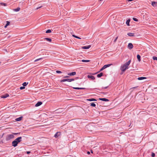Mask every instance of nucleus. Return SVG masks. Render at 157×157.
Masks as SVG:
<instances>
[{
    "mask_svg": "<svg viewBox=\"0 0 157 157\" xmlns=\"http://www.w3.org/2000/svg\"><path fill=\"white\" fill-rule=\"evenodd\" d=\"M44 40H46L48 41L49 42H51L52 41V39L51 38H45L44 39Z\"/></svg>",
    "mask_w": 157,
    "mask_h": 157,
    "instance_id": "dca6fc26",
    "label": "nucleus"
},
{
    "mask_svg": "<svg viewBox=\"0 0 157 157\" xmlns=\"http://www.w3.org/2000/svg\"><path fill=\"white\" fill-rule=\"evenodd\" d=\"M137 87V86L134 87L132 88L131 89H135V88H136Z\"/></svg>",
    "mask_w": 157,
    "mask_h": 157,
    "instance_id": "a18cd8bd",
    "label": "nucleus"
},
{
    "mask_svg": "<svg viewBox=\"0 0 157 157\" xmlns=\"http://www.w3.org/2000/svg\"><path fill=\"white\" fill-rule=\"evenodd\" d=\"M87 77L88 78H91L92 80H94L95 79V77L93 75H88Z\"/></svg>",
    "mask_w": 157,
    "mask_h": 157,
    "instance_id": "ddd939ff",
    "label": "nucleus"
},
{
    "mask_svg": "<svg viewBox=\"0 0 157 157\" xmlns=\"http://www.w3.org/2000/svg\"><path fill=\"white\" fill-rule=\"evenodd\" d=\"M128 1H132V0H127Z\"/></svg>",
    "mask_w": 157,
    "mask_h": 157,
    "instance_id": "3c124183",
    "label": "nucleus"
},
{
    "mask_svg": "<svg viewBox=\"0 0 157 157\" xmlns=\"http://www.w3.org/2000/svg\"><path fill=\"white\" fill-rule=\"evenodd\" d=\"M76 74L75 72H72L69 73L68 74V75L70 76L74 75Z\"/></svg>",
    "mask_w": 157,
    "mask_h": 157,
    "instance_id": "f3484780",
    "label": "nucleus"
},
{
    "mask_svg": "<svg viewBox=\"0 0 157 157\" xmlns=\"http://www.w3.org/2000/svg\"><path fill=\"white\" fill-rule=\"evenodd\" d=\"M137 59L138 60V61L139 62H140L141 61V59H140L141 57H140V56L139 54H138L137 56Z\"/></svg>",
    "mask_w": 157,
    "mask_h": 157,
    "instance_id": "4be33fe9",
    "label": "nucleus"
},
{
    "mask_svg": "<svg viewBox=\"0 0 157 157\" xmlns=\"http://www.w3.org/2000/svg\"><path fill=\"white\" fill-rule=\"evenodd\" d=\"M146 78L145 77H139L138 78V79L139 80H142L144 79H146Z\"/></svg>",
    "mask_w": 157,
    "mask_h": 157,
    "instance_id": "412c9836",
    "label": "nucleus"
},
{
    "mask_svg": "<svg viewBox=\"0 0 157 157\" xmlns=\"http://www.w3.org/2000/svg\"><path fill=\"white\" fill-rule=\"evenodd\" d=\"M18 143L16 141L14 140L12 142V145L14 147H16L17 146Z\"/></svg>",
    "mask_w": 157,
    "mask_h": 157,
    "instance_id": "20e7f679",
    "label": "nucleus"
},
{
    "mask_svg": "<svg viewBox=\"0 0 157 157\" xmlns=\"http://www.w3.org/2000/svg\"><path fill=\"white\" fill-rule=\"evenodd\" d=\"M153 59L154 60H157V57L156 56H153Z\"/></svg>",
    "mask_w": 157,
    "mask_h": 157,
    "instance_id": "f704fd0d",
    "label": "nucleus"
},
{
    "mask_svg": "<svg viewBox=\"0 0 157 157\" xmlns=\"http://www.w3.org/2000/svg\"><path fill=\"white\" fill-rule=\"evenodd\" d=\"M8 96H9V94H6L4 95H2L1 96V98H6Z\"/></svg>",
    "mask_w": 157,
    "mask_h": 157,
    "instance_id": "9d476101",
    "label": "nucleus"
},
{
    "mask_svg": "<svg viewBox=\"0 0 157 157\" xmlns=\"http://www.w3.org/2000/svg\"><path fill=\"white\" fill-rule=\"evenodd\" d=\"M22 118V117H19L18 118H16L15 119V120L16 121H20L21 120Z\"/></svg>",
    "mask_w": 157,
    "mask_h": 157,
    "instance_id": "6ab92c4d",
    "label": "nucleus"
},
{
    "mask_svg": "<svg viewBox=\"0 0 157 157\" xmlns=\"http://www.w3.org/2000/svg\"><path fill=\"white\" fill-rule=\"evenodd\" d=\"M20 134V133H14L13 134L14 135H17V134Z\"/></svg>",
    "mask_w": 157,
    "mask_h": 157,
    "instance_id": "4c0bfd02",
    "label": "nucleus"
},
{
    "mask_svg": "<svg viewBox=\"0 0 157 157\" xmlns=\"http://www.w3.org/2000/svg\"><path fill=\"white\" fill-rule=\"evenodd\" d=\"M157 3V2H151V5L153 7H155L156 6V4Z\"/></svg>",
    "mask_w": 157,
    "mask_h": 157,
    "instance_id": "a211bd4d",
    "label": "nucleus"
},
{
    "mask_svg": "<svg viewBox=\"0 0 157 157\" xmlns=\"http://www.w3.org/2000/svg\"><path fill=\"white\" fill-rule=\"evenodd\" d=\"M90 105L93 107H95L96 106V105L94 103L92 102L90 103Z\"/></svg>",
    "mask_w": 157,
    "mask_h": 157,
    "instance_id": "cd10ccee",
    "label": "nucleus"
},
{
    "mask_svg": "<svg viewBox=\"0 0 157 157\" xmlns=\"http://www.w3.org/2000/svg\"><path fill=\"white\" fill-rule=\"evenodd\" d=\"M42 102L41 101H38L37 103L35 105V106L36 107H38L40 105H42Z\"/></svg>",
    "mask_w": 157,
    "mask_h": 157,
    "instance_id": "f8f14e48",
    "label": "nucleus"
},
{
    "mask_svg": "<svg viewBox=\"0 0 157 157\" xmlns=\"http://www.w3.org/2000/svg\"><path fill=\"white\" fill-rule=\"evenodd\" d=\"M90 151H91V153H93V151H92V150H91Z\"/></svg>",
    "mask_w": 157,
    "mask_h": 157,
    "instance_id": "8fccbe9b",
    "label": "nucleus"
},
{
    "mask_svg": "<svg viewBox=\"0 0 157 157\" xmlns=\"http://www.w3.org/2000/svg\"><path fill=\"white\" fill-rule=\"evenodd\" d=\"M25 88V87L24 86H21L20 87V89L21 90H23Z\"/></svg>",
    "mask_w": 157,
    "mask_h": 157,
    "instance_id": "58836bf2",
    "label": "nucleus"
},
{
    "mask_svg": "<svg viewBox=\"0 0 157 157\" xmlns=\"http://www.w3.org/2000/svg\"><path fill=\"white\" fill-rule=\"evenodd\" d=\"M108 86H106V87H102V89H107L108 87Z\"/></svg>",
    "mask_w": 157,
    "mask_h": 157,
    "instance_id": "ea45409f",
    "label": "nucleus"
},
{
    "mask_svg": "<svg viewBox=\"0 0 157 157\" xmlns=\"http://www.w3.org/2000/svg\"><path fill=\"white\" fill-rule=\"evenodd\" d=\"M104 69V68H103V67H102L100 69V71H102V70H103Z\"/></svg>",
    "mask_w": 157,
    "mask_h": 157,
    "instance_id": "79ce46f5",
    "label": "nucleus"
},
{
    "mask_svg": "<svg viewBox=\"0 0 157 157\" xmlns=\"http://www.w3.org/2000/svg\"><path fill=\"white\" fill-rule=\"evenodd\" d=\"M75 79L74 78H66L61 80L60 81L61 82H63L66 81H67L69 82H71L72 81H74Z\"/></svg>",
    "mask_w": 157,
    "mask_h": 157,
    "instance_id": "f03ea898",
    "label": "nucleus"
},
{
    "mask_svg": "<svg viewBox=\"0 0 157 157\" xmlns=\"http://www.w3.org/2000/svg\"><path fill=\"white\" fill-rule=\"evenodd\" d=\"M124 64L126 66V67H128V66L130 64V63L129 62H127Z\"/></svg>",
    "mask_w": 157,
    "mask_h": 157,
    "instance_id": "473e14b6",
    "label": "nucleus"
},
{
    "mask_svg": "<svg viewBox=\"0 0 157 157\" xmlns=\"http://www.w3.org/2000/svg\"><path fill=\"white\" fill-rule=\"evenodd\" d=\"M135 33H127V35L130 36H135Z\"/></svg>",
    "mask_w": 157,
    "mask_h": 157,
    "instance_id": "6e6552de",
    "label": "nucleus"
},
{
    "mask_svg": "<svg viewBox=\"0 0 157 157\" xmlns=\"http://www.w3.org/2000/svg\"><path fill=\"white\" fill-rule=\"evenodd\" d=\"M130 20L129 19L127 20L126 22V24L128 26H129V22Z\"/></svg>",
    "mask_w": 157,
    "mask_h": 157,
    "instance_id": "393cba45",
    "label": "nucleus"
},
{
    "mask_svg": "<svg viewBox=\"0 0 157 157\" xmlns=\"http://www.w3.org/2000/svg\"><path fill=\"white\" fill-rule=\"evenodd\" d=\"M20 8L18 7L16 9H14V11H16V12H17V11H19L20 10Z\"/></svg>",
    "mask_w": 157,
    "mask_h": 157,
    "instance_id": "b1692460",
    "label": "nucleus"
},
{
    "mask_svg": "<svg viewBox=\"0 0 157 157\" xmlns=\"http://www.w3.org/2000/svg\"><path fill=\"white\" fill-rule=\"evenodd\" d=\"M42 59V58H39V59H36V60H34V62H37V61H38L39 60L41 59Z\"/></svg>",
    "mask_w": 157,
    "mask_h": 157,
    "instance_id": "72a5a7b5",
    "label": "nucleus"
},
{
    "mask_svg": "<svg viewBox=\"0 0 157 157\" xmlns=\"http://www.w3.org/2000/svg\"><path fill=\"white\" fill-rule=\"evenodd\" d=\"M21 139L22 138L21 137H19L16 138L15 140L16 141L17 143H19L21 141Z\"/></svg>",
    "mask_w": 157,
    "mask_h": 157,
    "instance_id": "423d86ee",
    "label": "nucleus"
},
{
    "mask_svg": "<svg viewBox=\"0 0 157 157\" xmlns=\"http://www.w3.org/2000/svg\"><path fill=\"white\" fill-rule=\"evenodd\" d=\"M51 30L50 29H48L47 30L46 32V33H50L51 32Z\"/></svg>",
    "mask_w": 157,
    "mask_h": 157,
    "instance_id": "7c9ffc66",
    "label": "nucleus"
},
{
    "mask_svg": "<svg viewBox=\"0 0 157 157\" xmlns=\"http://www.w3.org/2000/svg\"><path fill=\"white\" fill-rule=\"evenodd\" d=\"M128 47L129 49H132L133 47V46L131 43H129L128 44Z\"/></svg>",
    "mask_w": 157,
    "mask_h": 157,
    "instance_id": "1a4fd4ad",
    "label": "nucleus"
},
{
    "mask_svg": "<svg viewBox=\"0 0 157 157\" xmlns=\"http://www.w3.org/2000/svg\"><path fill=\"white\" fill-rule=\"evenodd\" d=\"M151 156L152 157H155V154L154 153H152L151 154Z\"/></svg>",
    "mask_w": 157,
    "mask_h": 157,
    "instance_id": "e433bc0d",
    "label": "nucleus"
},
{
    "mask_svg": "<svg viewBox=\"0 0 157 157\" xmlns=\"http://www.w3.org/2000/svg\"><path fill=\"white\" fill-rule=\"evenodd\" d=\"M3 135H4V133H3V134L2 135H1H1H0V137L1 138H2L3 137Z\"/></svg>",
    "mask_w": 157,
    "mask_h": 157,
    "instance_id": "37998d69",
    "label": "nucleus"
},
{
    "mask_svg": "<svg viewBox=\"0 0 157 157\" xmlns=\"http://www.w3.org/2000/svg\"><path fill=\"white\" fill-rule=\"evenodd\" d=\"M128 69V67H126L124 64L121 66V70L123 72H124L126 70Z\"/></svg>",
    "mask_w": 157,
    "mask_h": 157,
    "instance_id": "7ed1b4c3",
    "label": "nucleus"
},
{
    "mask_svg": "<svg viewBox=\"0 0 157 157\" xmlns=\"http://www.w3.org/2000/svg\"><path fill=\"white\" fill-rule=\"evenodd\" d=\"M4 4L5 6V5H6V4L5 3H4Z\"/></svg>",
    "mask_w": 157,
    "mask_h": 157,
    "instance_id": "5fc2aeb1",
    "label": "nucleus"
},
{
    "mask_svg": "<svg viewBox=\"0 0 157 157\" xmlns=\"http://www.w3.org/2000/svg\"><path fill=\"white\" fill-rule=\"evenodd\" d=\"M73 89L76 90H82L85 89L86 88L83 87H73Z\"/></svg>",
    "mask_w": 157,
    "mask_h": 157,
    "instance_id": "4468645a",
    "label": "nucleus"
},
{
    "mask_svg": "<svg viewBox=\"0 0 157 157\" xmlns=\"http://www.w3.org/2000/svg\"><path fill=\"white\" fill-rule=\"evenodd\" d=\"M69 77L68 76H66L65 77V78H68Z\"/></svg>",
    "mask_w": 157,
    "mask_h": 157,
    "instance_id": "603ef678",
    "label": "nucleus"
},
{
    "mask_svg": "<svg viewBox=\"0 0 157 157\" xmlns=\"http://www.w3.org/2000/svg\"><path fill=\"white\" fill-rule=\"evenodd\" d=\"M117 38H118V37H117L116 38V39L114 40V42H116V40H117Z\"/></svg>",
    "mask_w": 157,
    "mask_h": 157,
    "instance_id": "a19ab883",
    "label": "nucleus"
},
{
    "mask_svg": "<svg viewBox=\"0 0 157 157\" xmlns=\"http://www.w3.org/2000/svg\"><path fill=\"white\" fill-rule=\"evenodd\" d=\"M10 24V22H9L7 21L6 24L4 26V27L5 28H6V27L8 25H9Z\"/></svg>",
    "mask_w": 157,
    "mask_h": 157,
    "instance_id": "bb28decb",
    "label": "nucleus"
},
{
    "mask_svg": "<svg viewBox=\"0 0 157 157\" xmlns=\"http://www.w3.org/2000/svg\"><path fill=\"white\" fill-rule=\"evenodd\" d=\"M112 65V64L105 65H104L103 67V68H104V69H105L106 68L108 67H109Z\"/></svg>",
    "mask_w": 157,
    "mask_h": 157,
    "instance_id": "2eb2a0df",
    "label": "nucleus"
},
{
    "mask_svg": "<svg viewBox=\"0 0 157 157\" xmlns=\"http://www.w3.org/2000/svg\"><path fill=\"white\" fill-rule=\"evenodd\" d=\"M72 36L74 37L75 38H78V39H81L78 36H75V35H72Z\"/></svg>",
    "mask_w": 157,
    "mask_h": 157,
    "instance_id": "c85d7f7f",
    "label": "nucleus"
},
{
    "mask_svg": "<svg viewBox=\"0 0 157 157\" xmlns=\"http://www.w3.org/2000/svg\"><path fill=\"white\" fill-rule=\"evenodd\" d=\"M103 75V73L102 72H101L100 74L97 75V77L98 78H100V77H101Z\"/></svg>",
    "mask_w": 157,
    "mask_h": 157,
    "instance_id": "5701e85b",
    "label": "nucleus"
},
{
    "mask_svg": "<svg viewBox=\"0 0 157 157\" xmlns=\"http://www.w3.org/2000/svg\"><path fill=\"white\" fill-rule=\"evenodd\" d=\"M78 77L76 78L75 79H78Z\"/></svg>",
    "mask_w": 157,
    "mask_h": 157,
    "instance_id": "864d4df0",
    "label": "nucleus"
},
{
    "mask_svg": "<svg viewBox=\"0 0 157 157\" xmlns=\"http://www.w3.org/2000/svg\"><path fill=\"white\" fill-rule=\"evenodd\" d=\"M87 154H88V155H90V151H87Z\"/></svg>",
    "mask_w": 157,
    "mask_h": 157,
    "instance_id": "c03bdc74",
    "label": "nucleus"
},
{
    "mask_svg": "<svg viewBox=\"0 0 157 157\" xmlns=\"http://www.w3.org/2000/svg\"><path fill=\"white\" fill-rule=\"evenodd\" d=\"M30 153V151H27V154H29Z\"/></svg>",
    "mask_w": 157,
    "mask_h": 157,
    "instance_id": "de8ad7c7",
    "label": "nucleus"
},
{
    "mask_svg": "<svg viewBox=\"0 0 157 157\" xmlns=\"http://www.w3.org/2000/svg\"><path fill=\"white\" fill-rule=\"evenodd\" d=\"M131 62V60H129L128 62H129V63L130 64Z\"/></svg>",
    "mask_w": 157,
    "mask_h": 157,
    "instance_id": "49530a36",
    "label": "nucleus"
},
{
    "mask_svg": "<svg viewBox=\"0 0 157 157\" xmlns=\"http://www.w3.org/2000/svg\"><path fill=\"white\" fill-rule=\"evenodd\" d=\"M90 61V60H84V59H83L82 60V61L83 62H89Z\"/></svg>",
    "mask_w": 157,
    "mask_h": 157,
    "instance_id": "c756f323",
    "label": "nucleus"
},
{
    "mask_svg": "<svg viewBox=\"0 0 157 157\" xmlns=\"http://www.w3.org/2000/svg\"><path fill=\"white\" fill-rule=\"evenodd\" d=\"M91 45H89L87 46H84L82 47V49H87L90 48Z\"/></svg>",
    "mask_w": 157,
    "mask_h": 157,
    "instance_id": "0eeeda50",
    "label": "nucleus"
},
{
    "mask_svg": "<svg viewBox=\"0 0 157 157\" xmlns=\"http://www.w3.org/2000/svg\"><path fill=\"white\" fill-rule=\"evenodd\" d=\"M132 19L135 21H138V19L135 17H133L132 18Z\"/></svg>",
    "mask_w": 157,
    "mask_h": 157,
    "instance_id": "2f4dec72",
    "label": "nucleus"
},
{
    "mask_svg": "<svg viewBox=\"0 0 157 157\" xmlns=\"http://www.w3.org/2000/svg\"><path fill=\"white\" fill-rule=\"evenodd\" d=\"M99 100L105 101H109V100L108 99L106 98H99Z\"/></svg>",
    "mask_w": 157,
    "mask_h": 157,
    "instance_id": "9b49d317",
    "label": "nucleus"
},
{
    "mask_svg": "<svg viewBox=\"0 0 157 157\" xmlns=\"http://www.w3.org/2000/svg\"><path fill=\"white\" fill-rule=\"evenodd\" d=\"M60 132H57L54 135V136L56 138H57L60 135Z\"/></svg>",
    "mask_w": 157,
    "mask_h": 157,
    "instance_id": "39448f33",
    "label": "nucleus"
},
{
    "mask_svg": "<svg viewBox=\"0 0 157 157\" xmlns=\"http://www.w3.org/2000/svg\"><path fill=\"white\" fill-rule=\"evenodd\" d=\"M28 84V82H24L23 83L22 85L24 86H26Z\"/></svg>",
    "mask_w": 157,
    "mask_h": 157,
    "instance_id": "a878e982",
    "label": "nucleus"
},
{
    "mask_svg": "<svg viewBox=\"0 0 157 157\" xmlns=\"http://www.w3.org/2000/svg\"><path fill=\"white\" fill-rule=\"evenodd\" d=\"M14 138V135L12 134H8L6 137V141H9Z\"/></svg>",
    "mask_w": 157,
    "mask_h": 157,
    "instance_id": "f257e3e1",
    "label": "nucleus"
},
{
    "mask_svg": "<svg viewBox=\"0 0 157 157\" xmlns=\"http://www.w3.org/2000/svg\"><path fill=\"white\" fill-rule=\"evenodd\" d=\"M41 7V6H40V7H37V9H39V8H40Z\"/></svg>",
    "mask_w": 157,
    "mask_h": 157,
    "instance_id": "09e8293b",
    "label": "nucleus"
},
{
    "mask_svg": "<svg viewBox=\"0 0 157 157\" xmlns=\"http://www.w3.org/2000/svg\"><path fill=\"white\" fill-rule=\"evenodd\" d=\"M56 73L58 74H60L62 73V72L61 71H56Z\"/></svg>",
    "mask_w": 157,
    "mask_h": 157,
    "instance_id": "c9c22d12",
    "label": "nucleus"
},
{
    "mask_svg": "<svg viewBox=\"0 0 157 157\" xmlns=\"http://www.w3.org/2000/svg\"><path fill=\"white\" fill-rule=\"evenodd\" d=\"M87 101H96L97 100L93 98H90V99H87Z\"/></svg>",
    "mask_w": 157,
    "mask_h": 157,
    "instance_id": "aec40b11",
    "label": "nucleus"
}]
</instances>
